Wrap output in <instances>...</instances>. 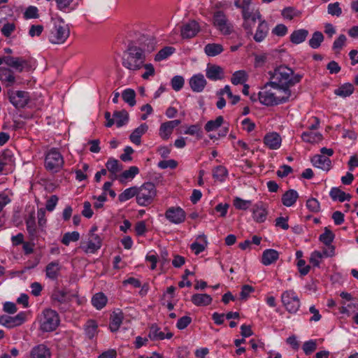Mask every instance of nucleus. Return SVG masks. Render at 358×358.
Wrapping results in <instances>:
<instances>
[{"mask_svg": "<svg viewBox=\"0 0 358 358\" xmlns=\"http://www.w3.org/2000/svg\"><path fill=\"white\" fill-rule=\"evenodd\" d=\"M26 313L24 312H20L14 317L2 315L0 317V324L8 327L13 328L21 325L25 322Z\"/></svg>", "mask_w": 358, "mask_h": 358, "instance_id": "obj_16", "label": "nucleus"}, {"mask_svg": "<svg viewBox=\"0 0 358 358\" xmlns=\"http://www.w3.org/2000/svg\"><path fill=\"white\" fill-rule=\"evenodd\" d=\"M180 124V120H174L167 121L161 124L159 130V136L164 139L167 140L170 138L174 128Z\"/></svg>", "mask_w": 358, "mask_h": 358, "instance_id": "obj_18", "label": "nucleus"}, {"mask_svg": "<svg viewBox=\"0 0 358 358\" xmlns=\"http://www.w3.org/2000/svg\"><path fill=\"white\" fill-rule=\"evenodd\" d=\"M270 80L268 85L285 86L292 87L300 83L303 75L295 73L292 69L285 65H280L275 68L273 71L269 72Z\"/></svg>", "mask_w": 358, "mask_h": 358, "instance_id": "obj_1", "label": "nucleus"}, {"mask_svg": "<svg viewBox=\"0 0 358 358\" xmlns=\"http://www.w3.org/2000/svg\"><path fill=\"white\" fill-rule=\"evenodd\" d=\"M334 238V234L327 227L324 229V232L319 237L320 241L324 245L329 246V248L332 246L331 243L333 242Z\"/></svg>", "mask_w": 358, "mask_h": 358, "instance_id": "obj_54", "label": "nucleus"}, {"mask_svg": "<svg viewBox=\"0 0 358 358\" xmlns=\"http://www.w3.org/2000/svg\"><path fill=\"white\" fill-rule=\"evenodd\" d=\"M264 143L271 150H278L282 143L281 136L277 132H270L264 137Z\"/></svg>", "mask_w": 358, "mask_h": 358, "instance_id": "obj_20", "label": "nucleus"}, {"mask_svg": "<svg viewBox=\"0 0 358 358\" xmlns=\"http://www.w3.org/2000/svg\"><path fill=\"white\" fill-rule=\"evenodd\" d=\"M124 320V313L122 310L117 308L115 309L110 317L109 328L112 332H116L120 329L122 321Z\"/></svg>", "mask_w": 358, "mask_h": 358, "instance_id": "obj_24", "label": "nucleus"}, {"mask_svg": "<svg viewBox=\"0 0 358 358\" xmlns=\"http://www.w3.org/2000/svg\"><path fill=\"white\" fill-rule=\"evenodd\" d=\"M52 299L55 301L54 303L57 306L62 304H66L69 301H66V294L64 292L59 291L55 293L52 296Z\"/></svg>", "mask_w": 358, "mask_h": 358, "instance_id": "obj_62", "label": "nucleus"}, {"mask_svg": "<svg viewBox=\"0 0 358 358\" xmlns=\"http://www.w3.org/2000/svg\"><path fill=\"white\" fill-rule=\"evenodd\" d=\"M61 266L58 262H52L46 266V276L51 280H56L59 275Z\"/></svg>", "mask_w": 358, "mask_h": 358, "instance_id": "obj_36", "label": "nucleus"}, {"mask_svg": "<svg viewBox=\"0 0 358 358\" xmlns=\"http://www.w3.org/2000/svg\"><path fill=\"white\" fill-rule=\"evenodd\" d=\"M267 83L259 92V99L262 104L266 106L280 105L272 87L268 88Z\"/></svg>", "mask_w": 358, "mask_h": 358, "instance_id": "obj_11", "label": "nucleus"}, {"mask_svg": "<svg viewBox=\"0 0 358 358\" xmlns=\"http://www.w3.org/2000/svg\"><path fill=\"white\" fill-rule=\"evenodd\" d=\"M242 15L244 20L243 28L248 34H252V24L250 20L255 23L256 20L262 19V15L259 11L252 13L248 6H242Z\"/></svg>", "mask_w": 358, "mask_h": 358, "instance_id": "obj_14", "label": "nucleus"}, {"mask_svg": "<svg viewBox=\"0 0 358 358\" xmlns=\"http://www.w3.org/2000/svg\"><path fill=\"white\" fill-rule=\"evenodd\" d=\"M197 239H200L201 242L195 241L190 245L191 250L195 255H199L202 252L206 249L208 244L206 236L204 234L199 236Z\"/></svg>", "mask_w": 358, "mask_h": 358, "instance_id": "obj_39", "label": "nucleus"}, {"mask_svg": "<svg viewBox=\"0 0 358 358\" xmlns=\"http://www.w3.org/2000/svg\"><path fill=\"white\" fill-rule=\"evenodd\" d=\"M69 34L70 31L68 25L65 24L62 19L59 18L55 21L48 38L50 42L53 44H62L69 38Z\"/></svg>", "mask_w": 358, "mask_h": 358, "instance_id": "obj_4", "label": "nucleus"}, {"mask_svg": "<svg viewBox=\"0 0 358 358\" xmlns=\"http://www.w3.org/2000/svg\"><path fill=\"white\" fill-rule=\"evenodd\" d=\"M98 325L96 321L90 320L85 324V332L87 338H93L97 334Z\"/></svg>", "mask_w": 358, "mask_h": 358, "instance_id": "obj_44", "label": "nucleus"}, {"mask_svg": "<svg viewBox=\"0 0 358 358\" xmlns=\"http://www.w3.org/2000/svg\"><path fill=\"white\" fill-rule=\"evenodd\" d=\"M106 167L113 175L114 178H116V174L120 172L122 169V165L120 164L119 162L113 158H110L106 164Z\"/></svg>", "mask_w": 358, "mask_h": 358, "instance_id": "obj_47", "label": "nucleus"}, {"mask_svg": "<svg viewBox=\"0 0 358 358\" xmlns=\"http://www.w3.org/2000/svg\"><path fill=\"white\" fill-rule=\"evenodd\" d=\"M308 35V31L305 29H300L294 31L290 36V41L294 44H299L303 42Z\"/></svg>", "mask_w": 358, "mask_h": 358, "instance_id": "obj_35", "label": "nucleus"}, {"mask_svg": "<svg viewBox=\"0 0 358 358\" xmlns=\"http://www.w3.org/2000/svg\"><path fill=\"white\" fill-rule=\"evenodd\" d=\"M64 160L62 154L56 148L50 149L45 158V167L52 173L59 172L63 167Z\"/></svg>", "mask_w": 358, "mask_h": 358, "instance_id": "obj_6", "label": "nucleus"}, {"mask_svg": "<svg viewBox=\"0 0 358 358\" xmlns=\"http://www.w3.org/2000/svg\"><path fill=\"white\" fill-rule=\"evenodd\" d=\"M324 41V36L320 31H315L313 34L311 38L309 40V45L313 48H318L322 42Z\"/></svg>", "mask_w": 358, "mask_h": 358, "instance_id": "obj_50", "label": "nucleus"}, {"mask_svg": "<svg viewBox=\"0 0 358 358\" xmlns=\"http://www.w3.org/2000/svg\"><path fill=\"white\" fill-rule=\"evenodd\" d=\"M172 88L176 91H180L184 86L185 80L181 76H175L171 81Z\"/></svg>", "mask_w": 358, "mask_h": 358, "instance_id": "obj_60", "label": "nucleus"}, {"mask_svg": "<svg viewBox=\"0 0 358 358\" xmlns=\"http://www.w3.org/2000/svg\"><path fill=\"white\" fill-rule=\"evenodd\" d=\"M80 238V234L78 231L65 233L61 240L62 243L69 245L71 242H76Z\"/></svg>", "mask_w": 358, "mask_h": 358, "instance_id": "obj_53", "label": "nucleus"}, {"mask_svg": "<svg viewBox=\"0 0 358 358\" xmlns=\"http://www.w3.org/2000/svg\"><path fill=\"white\" fill-rule=\"evenodd\" d=\"M281 302L286 310L291 314L296 313L301 306L299 297L293 289L286 290L282 293Z\"/></svg>", "mask_w": 358, "mask_h": 358, "instance_id": "obj_7", "label": "nucleus"}, {"mask_svg": "<svg viewBox=\"0 0 358 358\" xmlns=\"http://www.w3.org/2000/svg\"><path fill=\"white\" fill-rule=\"evenodd\" d=\"M206 76L210 80H222L224 77V69L215 64H208L206 69Z\"/></svg>", "mask_w": 358, "mask_h": 358, "instance_id": "obj_22", "label": "nucleus"}, {"mask_svg": "<svg viewBox=\"0 0 358 358\" xmlns=\"http://www.w3.org/2000/svg\"><path fill=\"white\" fill-rule=\"evenodd\" d=\"M355 88L352 84L346 83L334 90V94L337 96L345 98L350 96L354 92Z\"/></svg>", "mask_w": 358, "mask_h": 358, "instance_id": "obj_38", "label": "nucleus"}, {"mask_svg": "<svg viewBox=\"0 0 358 358\" xmlns=\"http://www.w3.org/2000/svg\"><path fill=\"white\" fill-rule=\"evenodd\" d=\"M108 302L106 296L102 292L95 294L91 300L92 306L97 310L103 308Z\"/></svg>", "mask_w": 358, "mask_h": 358, "instance_id": "obj_34", "label": "nucleus"}, {"mask_svg": "<svg viewBox=\"0 0 358 358\" xmlns=\"http://www.w3.org/2000/svg\"><path fill=\"white\" fill-rule=\"evenodd\" d=\"M189 84L193 92L199 93L203 91L207 81L203 74L197 73L189 78Z\"/></svg>", "mask_w": 358, "mask_h": 358, "instance_id": "obj_19", "label": "nucleus"}, {"mask_svg": "<svg viewBox=\"0 0 358 358\" xmlns=\"http://www.w3.org/2000/svg\"><path fill=\"white\" fill-rule=\"evenodd\" d=\"M301 138L304 142L309 143H316L322 141V135L320 132L307 131L302 133Z\"/></svg>", "mask_w": 358, "mask_h": 358, "instance_id": "obj_37", "label": "nucleus"}, {"mask_svg": "<svg viewBox=\"0 0 358 358\" xmlns=\"http://www.w3.org/2000/svg\"><path fill=\"white\" fill-rule=\"evenodd\" d=\"M31 358H51L50 350L44 344L34 346L30 352Z\"/></svg>", "mask_w": 358, "mask_h": 358, "instance_id": "obj_28", "label": "nucleus"}, {"mask_svg": "<svg viewBox=\"0 0 358 358\" xmlns=\"http://www.w3.org/2000/svg\"><path fill=\"white\" fill-rule=\"evenodd\" d=\"M156 196L157 189L152 182H145L140 187H137L136 203L141 206L150 205Z\"/></svg>", "mask_w": 358, "mask_h": 358, "instance_id": "obj_3", "label": "nucleus"}, {"mask_svg": "<svg viewBox=\"0 0 358 358\" xmlns=\"http://www.w3.org/2000/svg\"><path fill=\"white\" fill-rule=\"evenodd\" d=\"M148 126L145 123L141 124L132 131L129 136L130 141L133 143L139 145L141 143V136L148 131Z\"/></svg>", "mask_w": 358, "mask_h": 358, "instance_id": "obj_31", "label": "nucleus"}, {"mask_svg": "<svg viewBox=\"0 0 358 358\" xmlns=\"http://www.w3.org/2000/svg\"><path fill=\"white\" fill-rule=\"evenodd\" d=\"M228 174L227 169L223 166H217L213 170V176L215 179L222 182Z\"/></svg>", "mask_w": 358, "mask_h": 358, "instance_id": "obj_52", "label": "nucleus"}, {"mask_svg": "<svg viewBox=\"0 0 358 358\" xmlns=\"http://www.w3.org/2000/svg\"><path fill=\"white\" fill-rule=\"evenodd\" d=\"M156 44L155 38L143 36L139 38V45L138 47L143 50V54L146 56L147 53H151L155 50Z\"/></svg>", "mask_w": 358, "mask_h": 358, "instance_id": "obj_25", "label": "nucleus"}, {"mask_svg": "<svg viewBox=\"0 0 358 358\" xmlns=\"http://www.w3.org/2000/svg\"><path fill=\"white\" fill-rule=\"evenodd\" d=\"M253 218L257 222H264L267 217L265 205L262 202L255 203L252 208Z\"/></svg>", "mask_w": 358, "mask_h": 358, "instance_id": "obj_27", "label": "nucleus"}, {"mask_svg": "<svg viewBox=\"0 0 358 358\" xmlns=\"http://www.w3.org/2000/svg\"><path fill=\"white\" fill-rule=\"evenodd\" d=\"M26 227L29 234L32 238H34L36 236V227L34 217L31 216L26 220Z\"/></svg>", "mask_w": 358, "mask_h": 358, "instance_id": "obj_58", "label": "nucleus"}, {"mask_svg": "<svg viewBox=\"0 0 358 358\" xmlns=\"http://www.w3.org/2000/svg\"><path fill=\"white\" fill-rule=\"evenodd\" d=\"M113 117L115 120V124L117 127H121L124 125L129 120V114L124 110L115 111Z\"/></svg>", "mask_w": 358, "mask_h": 358, "instance_id": "obj_43", "label": "nucleus"}, {"mask_svg": "<svg viewBox=\"0 0 358 358\" xmlns=\"http://www.w3.org/2000/svg\"><path fill=\"white\" fill-rule=\"evenodd\" d=\"M139 173V169L137 166H131L128 170L122 172L120 175L121 180L134 178Z\"/></svg>", "mask_w": 358, "mask_h": 358, "instance_id": "obj_57", "label": "nucleus"}, {"mask_svg": "<svg viewBox=\"0 0 358 358\" xmlns=\"http://www.w3.org/2000/svg\"><path fill=\"white\" fill-rule=\"evenodd\" d=\"M175 52V48L171 46H166L160 50L155 55V60L160 62L166 59Z\"/></svg>", "mask_w": 358, "mask_h": 358, "instance_id": "obj_48", "label": "nucleus"}, {"mask_svg": "<svg viewBox=\"0 0 358 358\" xmlns=\"http://www.w3.org/2000/svg\"><path fill=\"white\" fill-rule=\"evenodd\" d=\"M122 96L123 100L130 106H134L136 104V93L134 90L130 88L124 90L122 92Z\"/></svg>", "mask_w": 358, "mask_h": 358, "instance_id": "obj_51", "label": "nucleus"}, {"mask_svg": "<svg viewBox=\"0 0 358 358\" xmlns=\"http://www.w3.org/2000/svg\"><path fill=\"white\" fill-rule=\"evenodd\" d=\"M165 217L175 224H179L185 222L186 213L180 207H170L165 212Z\"/></svg>", "mask_w": 358, "mask_h": 358, "instance_id": "obj_15", "label": "nucleus"}, {"mask_svg": "<svg viewBox=\"0 0 358 358\" xmlns=\"http://www.w3.org/2000/svg\"><path fill=\"white\" fill-rule=\"evenodd\" d=\"M10 102L16 108H22L27 106L29 101V95L27 92L17 90L8 92Z\"/></svg>", "mask_w": 358, "mask_h": 358, "instance_id": "obj_10", "label": "nucleus"}, {"mask_svg": "<svg viewBox=\"0 0 358 358\" xmlns=\"http://www.w3.org/2000/svg\"><path fill=\"white\" fill-rule=\"evenodd\" d=\"M148 336L153 341L164 340L165 338V334L156 325L151 327Z\"/></svg>", "mask_w": 358, "mask_h": 358, "instance_id": "obj_55", "label": "nucleus"}, {"mask_svg": "<svg viewBox=\"0 0 358 358\" xmlns=\"http://www.w3.org/2000/svg\"><path fill=\"white\" fill-rule=\"evenodd\" d=\"M213 25L220 31L222 34L229 35L234 31L231 23L227 19L222 11H216L213 14Z\"/></svg>", "mask_w": 358, "mask_h": 358, "instance_id": "obj_8", "label": "nucleus"}, {"mask_svg": "<svg viewBox=\"0 0 358 358\" xmlns=\"http://www.w3.org/2000/svg\"><path fill=\"white\" fill-rule=\"evenodd\" d=\"M4 64L18 72H22L24 70H29L31 68L29 62L23 57L6 56L4 57Z\"/></svg>", "mask_w": 358, "mask_h": 358, "instance_id": "obj_13", "label": "nucleus"}, {"mask_svg": "<svg viewBox=\"0 0 358 358\" xmlns=\"http://www.w3.org/2000/svg\"><path fill=\"white\" fill-rule=\"evenodd\" d=\"M279 258V253L273 249L265 250L262 253V263L264 266H268L275 262Z\"/></svg>", "mask_w": 358, "mask_h": 358, "instance_id": "obj_30", "label": "nucleus"}, {"mask_svg": "<svg viewBox=\"0 0 358 358\" xmlns=\"http://www.w3.org/2000/svg\"><path fill=\"white\" fill-rule=\"evenodd\" d=\"M273 89L279 104H282L296 99V96L291 90V87L285 86L269 85Z\"/></svg>", "mask_w": 358, "mask_h": 358, "instance_id": "obj_12", "label": "nucleus"}, {"mask_svg": "<svg viewBox=\"0 0 358 358\" xmlns=\"http://www.w3.org/2000/svg\"><path fill=\"white\" fill-rule=\"evenodd\" d=\"M248 80L247 73L243 70L235 71L231 78V82L233 85H243Z\"/></svg>", "mask_w": 358, "mask_h": 358, "instance_id": "obj_42", "label": "nucleus"}, {"mask_svg": "<svg viewBox=\"0 0 358 358\" xmlns=\"http://www.w3.org/2000/svg\"><path fill=\"white\" fill-rule=\"evenodd\" d=\"M200 31V26L195 20H192L181 27L180 33L182 38L194 37Z\"/></svg>", "mask_w": 358, "mask_h": 358, "instance_id": "obj_17", "label": "nucleus"}, {"mask_svg": "<svg viewBox=\"0 0 358 358\" xmlns=\"http://www.w3.org/2000/svg\"><path fill=\"white\" fill-rule=\"evenodd\" d=\"M224 50L222 45L218 43H208L204 48L205 53L209 57H215Z\"/></svg>", "mask_w": 358, "mask_h": 358, "instance_id": "obj_41", "label": "nucleus"}, {"mask_svg": "<svg viewBox=\"0 0 358 358\" xmlns=\"http://www.w3.org/2000/svg\"><path fill=\"white\" fill-rule=\"evenodd\" d=\"M0 80L6 86L10 87L15 83V77L8 68H0Z\"/></svg>", "mask_w": 358, "mask_h": 358, "instance_id": "obj_29", "label": "nucleus"}, {"mask_svg": "<svg viewBox=\"0 0 358 358\" xmlns=\"http://www.w3.org/2000/svg\"><path fill=\"white\" fill-rule=\"evenodd\" d=\"M329 195L334 201H339L343 202L345 201H349L351 198L350 194H346L338 187L331 188Z\"/></svg>", "mask_w": 358, "mask_h": 358, "instance_id": "obj_40", "label": "nucleus"}, {"mask_svg": "<svg viewBox=\"0 0 358 358\" xmlns=\"http://www.w3.org/2000/svg\"><path fill=\"white\" fill-rule=\"evenodd\" d=\"M252 204L250 200H243L239 197H236L234 199V206L238 210H247Z\"/></svg>", "mask_w": 358, "mask_h": 358, "instance_id": "obj_59", "label": "nucleus"}, {"mask_svg": "<svg viewBox=\"0 0 358 358\" xmlns=\"http://www.w3.org/2000/svg\"><path fill=\"white\" fill-rule=\"evenodd\" d=\"M287 33V27L283 24H277L273 29L272 34L278 36H284Z\"/></svg>", "mask_w": 358, "mask_h": 358, "instance_id": "obj_64", "label": "nucleus"}, {"mask_svg": "<svg viewBox=\"0 0 358 358\" xmlns=\"http://www.w3.org/2000/svg\"><path fill=\"white\" fill-rule=\"evenodd\" d=\"M40 329L44 332H50L56 329L59 324V315L52 309H45L43 311L40 319Z\"/></svg>", "mask_w": 358, "mask_h": 358, "instance_id": "obj_5", "label": "nucleus"}, {"mask_svg": "<svg viewBox=\"0 0 358 358\" xmlns=\"http://www.w3.org/2000/svg\"><path fill=\"white\" fill-rule=\"evenodd\" d=\"M317 346L316 340H309L303 344L302 349L306 355H309L316 350Z\"/></svg>", "mask_w": 358, "mask_h": 358, "instance_id": "obj_56", "label": "nucleus"}, {"mask_svg": "<svg viewBox=\"0 0 358 358\" xmlns=\"http://www.w3.org/2000/svg\"><path fill=\"white\" fill-rule=\"evenodd\" d=\"M212 297L207 294H195L192 296V302L197 306H206L211 303Z\"/></svg>", "mask_w": 358, "mask_h": 358, "instance_id": "obj_33", "label": "nucleus"}, {"mask_svg": "<svg viewBox=\"0 0 358 358\" xmlns=\"http://www.w3.org/2000/svg\"><path fill=\"white\" fill-rule=\"evenodd\" d=\"M346 40H347L346 36L343 34H341L338 37V38H336L334 41V42L333 43V46H332L333 50H334L336 51H340L343 48V47L345 45Z\"/></svg>", "mask_w": 358, "mask_h": 358, "instance_id": "obj_63", "label": "nucleus"}, {"mask_svg": "<svg viewBox=\"0 0 358 358\" xmlns=\"http://www.w3.org/2000/svg\"><path fill=\"white\" fill-rule=\"evenodd\" d=\"M101 237L94 233H89L87 241L80 243V248L85 253H95L101 247Z\"/></svg>", "mask_w": 358, "mask_h": 358, "instance_id": "obj_9", "label": "nucleus"}, {"mask_svg": "<svg viewBox=\"0 0 358 358\" xmlns=\"http://www.w3.org/2000/svg\"><path fill=\"white\" fill-rule=\"evenodd\" d=\"M281 15L283 18L292 20L295 17H300L301 15V11L294 7H287L282 10Z\"/></svg>", "mask_w": 358, "mask_h": 358, "instance_id": "obj_46", "label": "nucleus"}, {"mask_svg": "<svg viewBox=\"0 0 358 358\" xmlns=\"http://www.w3.org/2000/svg\"><path fill=\"white\" fill-rule=\"evenodd\" d=\"M145 55L143 50L134 43H130L122 57V66L131 71H136L143 66Z\"/></svg>", "mask_w": 358, "mask_h": 358, "instance_id": "obj_2", "label": "nucleus"}, {"mask_svg": "<svg viewBox=\"0 0 358 358\" xmlns=\"http://www.w3.org/2000/svg\"><path fill=\"white\" fill-rule=\"evenodd\" d=\"M327 11L329 15L336 17H339L342 13V10L338 2L329 3L328 5Z\"/></svg>", "mask_w": 358, "mask_h": 358, "instance_id": "obj_61", "label": "nucleus"}, {"mask_svg": "<svg viewBox=\"0 0 358 358\" xmlns=\"http://www.w3.org/2000/svg\"><path fill=\"white\" fill-rule=\"evenodd\" d=\"M299 198L298 192L294 189H289L282 196V203L286 207L292 206Z\"/></svg>", "mask_w": 358, "mask_h": 358, "instance_id": "obj_32", "label": "nucleus"}, {"mask_svg": "<svg viewBox=\"0 0 358 358\" xmlns=\"http://www.w3.org/2000/svg\"><path fill=\"white\" fill-rule=\"evenodd\" d=\"M311 162L315 167L325 171H329L331 167V162L329 157L316 155L311 159Z\"/></svg>", "mask_w": 358, "mask_h": 358, "instance_id": "obj_26", "label": "nucleus"}, {"mask_svg": "<svg viewBox=\"0 0 358 358\" xmlns=\"http://www.w3.org/2000/svg\"><path fill=\"white\" fill-rule=\"evenodd\" d=\"M334 247L331 246L328 249H325L322 252L314 251L311 253L310 262L315 267H319L321 260L323 257H332L334 255Z\"/></svg>", "mask_w": 358, "mask_h": 358, "instance_id": "obj_21", "label": "nucleus"}, {"mask_svg": "<svg viewBox=\"0 0 358 358\" xmlns=\"http://www.w3.org/2000/svg\"><path fill=\"white\" fill-rule=\"evenodd\" d=\"M134 196H136V199L137 198V187L136 186L124 189L119 194L118 199L120 202H124Z\"/></svg>", "mask_w": 358, "mask_h": 358, "instance_id": "obj_45", "label": "nucleus"}, {"mask_svg": "<svg viewBox=\"0 0 358 358\" xmlns=\"http://www.w3.org/2000/svg\"><path fill=\"white\" fill-rule=\"evenodd\" d=\"M268 32L269 27L268 22L264 20L260 19L253 38L257 43L262 42L268 36Z\"/></svg>", "mask_w": 358, "mask_h": 358, "instance_id": "obj_23", "label": "nucleus"}, {"mask_svg": "<svg viewBox=\"0 0 358 358\" xmlns=\"http://www.w3.org/2000/svg\"><path fill=\"white\" fill-rule=\"evenodd\" d=\"M224 122V118L222 116H218L214 120H209L205 124V130L207 132L215 131Z\"/></svg>", "mask_w": 358, "mask_h": 358, "instance_id": "obj_49", "label": "nucleus"}]
</instances>
